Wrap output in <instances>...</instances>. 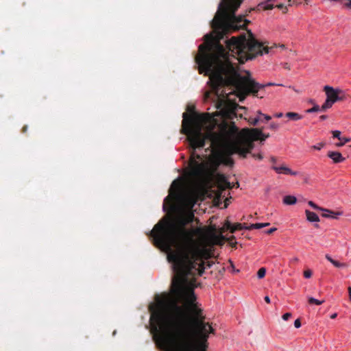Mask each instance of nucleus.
Here are the masks:
<instances>
[{
	"mask_svg": "<svg viewBox=\"0 0 351 351\" xmlns=\"http://www.w3.org/2000/svg\"><path fill=\"white\" fill-rule=\"evenodd\" d=\"M269 223H252L247 227H245V230H252V229H260L266 226H268Z\"/></svg>",
	"mask_w": 351,
	"mask_h": 351,
	"instance_id": "nucleus-21",
	"label": "nucleus"
},
{
	"mask_svg": "<svg viewBox=\"0 0 351 351\" xmlns=\"http://www.w3.org/2000/svg\"><path fill=\"white\" fill-rule=\"evenodd\" d=\"M264 300H265V301L267 303H268V304H269V303H270V298H269V296H267H267H265V297L264 298Z\"/></svg>",
	"mask_w": 351,
	"mask_h": 351,
	"instance_id": "nucleus-45",
	"label": "nucleus"
},
{
	"mask_svg": "<svg viewBox=\"0 0 351 351\" xmlns=\"http://www.w3.org/2000/svg\"><path fill=\"white\" fill-rule=\"evenodd\" d=\"M257 113L259 114V117H263V113L261 111H258Z\"/></svg>",
	"mask_w": 351,
	"mask_h": 351,
	"instance_id": "nucleus-54",
	"label": "nucleus"
},
{
	"mask_svg": "<svg viewBox=\"0 0 351 351\" xmlns=\"http://www.w3.org/2000/svg\"><path fill=\"white\" fill-rule=\"evenodd\" d=\"M226 47L228 49L227 51L228 58L230 59V52H231L232 56H237L241 63H244L245 61L252 60L263 53H267L269 49L267 46H264L263 43L258 41L251 32H250L249 39H247L245 35L239 38L232 37L227 40Z\"/></svg>",
	"mask_w": 351,
	"mask_h": 351,
	"instance_id": "nucleus-7",
	"label": "nucleus"
},
{
	"mask_svg": "<svg viewBox=\"0 0 351 351\" xmlns=\"http://www.w3.org/2000/svg\"><path fill=\"white\" fill-rule=\"evenodd\" d=\"M263 117L266 120V121H269L271 117L269 116V115H267V114H263Z\"/></svg>",
	"mask_w": 351,
	"mask_h": 351,
	"instance_id": "nucleus-41",
	"label": "nucleus"
},
{
	"mask_svg": "<svg viewBox=\"0 0 351 351\" xmlns=\"http://www.w3.org/2000/svg\"><path fill=\"white\" fill-rule=\"evenodd\" d=\"M349 4L351 5V1L349 3Z\"/></svg>",
	"mask_w": 351,
	"mask_h": 351,
	"instance_id": "nucleus-60",
	"label": "nucleus"
},
{
	"mask_svg": "<svg viewBox=\"0 0 351 351\" xmlns=\"http://www.w3.org/2000/svg\"><path fill=\"white\" fill-rule=\"evenodd\" d=\"M252 157H254L256 159L260 160L263 158L262 154H253Z\"/></svg>",
	"mask_w": 351,
	"mask_h": 351,
	"instance_id": "nucleus-37",
	"label": "nucleus"
},
{
	"mask_svg": "<svg viewBox=\"0 0 351 351\" xmlns=\"http://www.w3.org/2000/svg\"><path fill=\"white\" fill-rule=\"evenodd\" d=\"M348 294H349V299H350V301L351 302V287H349L348 288Z\"/></svg>",
	"mask_w": 351,
	"mask_h": 351,
	"instance_id": "nucleus-44",
	"label": "nucleus"
},
{
	"mask_svg": "<svg viewBox=\"0 0 351 351\" xmlns=\"http://www.w3.org/2000/svg\"><path fill=\"white\" fill-rule=\"evenodd\" d=\"M337 315V313H334V314H332V315L330 316V318H331V319H335V318H336Z\"/></svg>",
	"mask_w": 351,
	"mask_h": 351,
	"instance_id": "nucleus-53",
	"label": "nucleus"
},
{
	"mask_svg": "<svg viewBox=\"0 0 351 351\" xmlns=\"http://www.w3.org/2000/svg\"><path fill=\"white\" fill-rule=\"evenodd\" d=\"M181 202L187 210L186 211H192L191 210L197 202V197L194 194L188 193L181 197Z\"/></svg>",
	"mask_w": 351,
	"mask_h": 351,
	"instance_id": "nucleus-11",
	"label": "nucleus"
},
{
	"mask_svg": "<svg viewBox=\"0 0 351 351\" xmlns=\"http://www.w3.org/2000/svg\"><path fill=\"white\" fill-rule=\"evenodd\" d=\"M271 161L273 162V163H275L276 162V158L274 156L271 157Z\"/></svg>",
	"mask_w": 351,
	"mask_h": 351,
	"instance_id": "nucleus-50",
	"label": "nucleus"
},
{
	"mask_svg": "<svg viewBox=\"0 0 351 351\" xmlns=\"http://www.w3.org/2000/svg\"><path fill=\"white\" fill-rule=\"evenodd\" d=\"M298 259L297 258H294V261H298Z\"/></svg>",
	"mask_w": 351,
	"mask_h": 351,
	"instance_id": "nucleus-58",
	"label": "nucleus"
},
{
	"mask_svg": "<svg viewBox=\"0 0 351 351\" xmlns=\"http://www.w3.org/2000/svg\"><path fill=\"white\" fill-rule=\"evenodd\" d=\"M237 242H234V243H230V245L232 247H236V245H237Z\"/></svg>",
	"mask_w": 351,
	"mask_h": 351,
	"instance_id": "nucleus-51",
	"label": "nucleus"
},
{
	"mask_svg": "<svg viewBox=\"0 0 351 351\" xmlns=\"http://www.w3.org/2000/svg\"><path fill=\"white\" fill-rule=\"evenodd\" d=\"M258 7L263 9L264 10H269L274 8V5L266 4V3H261L258 5Z\"/></svg>",
	"mask_w": 351,
	"mask_h": 351,
	"instance_id": "nucleus-25",
	"label": "nucleus"
},
{
	"mask_svg": "<svg viewBox=\"0 0 351 351\" xmlns=\"http://www.w3.org/2000/svg\"><path fill=\"white\" fill-rule=\"evenodd\" d=\"M210 334L215 329L208 322L156 344L165 351H207Z\"/></svg>",
	"mask_w": 351,
	"mask_h": 351,
	"instance_id": "nucleus-5",
	"label": "nucleus"
},
{
	"mask_svg": "<svg viewBox=\"0 0 351 351\" xmlns=\"http://www.w3.org/2000/svg\"><path fill=\"white\" fill-rule=\"evenodd\" d=\"M258 132H260L258 140H260L261 142L265 141L266 138H269L270 136L269 134H263L262 132V130L261 129H258Z\"/></svg>",
	"mask_w": 351,
	"mask_h": 351,
	"instance_id": "nucleus-27",
	"label": "nucleus"
},
{
	"mask_svg": "<svg viewBox=\"0 0 351 351\" xmlns=\"http://www.w3.org/2000/svg\"><path fill=\"white\" fill-rule=\"evenodd\" d=\"M308 205L311 206L312 208H313L314 209H316V210H321V211H323V212H327L328 213H330V214H332V215H341V213H335L330 210H328V209H326V208H322V207H319L318 206L317 204H315L312 201H309L308 202Z\"/></svg>",
	"mask_w": 351,
	"mask_h": 351,
	"instance_id": "nucleus-17",
	"label": "nucleus"
},
{
	"mask_svg": "<svg viewBox=\"0 0 351 351\" xmlns=\"http://www.w3.org/2000/svg\"><path fill=\"white\" fill-rule=\"evenodd\" d=\"M234 239H235V237L234 236H232V237H230L229 238H226L225 241H227L231 242Z\"/></svg>",
	"mask_w": 351,
	"mask_h": 351,
	"instance_id": "nucleus-42",
	"label": "nucleus"
},
{
	"mask_svg": "<svg viewBox=\"0 0 351 351\" xmlns=\"http://www.w3.org/2000/svg\"><path fill=\"white\" fill-rule=\"evenodd\" d=\"M326 258L335 267L338 268H342L347 267L346 263H340L335 259H333L328 254H326L325 256Z\"/></svg>",
	"mask_w": 351,
	"mask_h": 351,
	"instance_id": "nucleus-19",
	"label": "nucleus"
},
{
	"mask_svg": "<svg viewBox=\"0 0 351 351\" xmlns=\"http://www.w3.org/2000/svg\"><path fill=\"white\" fill-rule=\"evenodd\" d=\"M193 219V213L185 211L175 219L160 221L149 234L154 245L167 253L174 272L173 291L182 303L167 305L160 301L149 307L156 343L208 323L193 290L195 276H202L205 269V250L194 239L195 230L186 228Z\"/></svg>",
	"mask_w": 351,
	"mask_h": 351,
	"instance_id": "nucleus-1",
	"label": "nucleus"
},
{
	"mask_svg": "<svg viewBox=\"0 0 351 351\" xmlns=\"http://www.w3.org/2000/svg\"><path fill=\"white\" fill-rule=\"evenodd\" d=\"M308 302L310 304L321 305L324 302V300H319L313 297H308Z\"/></svg>",
	"mask_w": 351,
	"mask_h": 351,
	"instance_id": "nucleus-23",
	"label": "nucleus"
},
{
	"mask_svg": "<svg viewBox=\"0 0 351 351\" xmlns=\"http://www.w3.org/2000/svg\"><path fill=\"white\" fill-rule=\"evenodd\" d=\"M254 8H251L250 10H249V12H251L252 10H254Z\"/></svg>",
	"mask_w": 351,
	"mask_h": 351,
	"instance_id": "nucleus-56",
	"label": "nucleus"
},
{
	"mask_svg": "<svg viewBox=\"0 0 351 351\" xmlns=\"http://www.w3.org/2000/svg\"><path fill=\"white\" fill-rule=\"evenodd\" d=\"M292 316L291 313H286L282 315V319L285 321L288 320Z\"/></svg>",
	"mask_w": 351,
	"mask_h": 351,
	"instance_id": "nucleus-35",
	"label": "nucleus"
},
{
	"mask_svg": "<svg viewBox=\"0 0 351 351\" xmlns=\"http://www.w3.org/2000/svg\"><path fill=\"white\" fill-rule=\"evenodd\" d=\"M288 1H289V2H291V0H288Z\"/></svg>",
	"mask_w": 351,
	"mask_h": 351,
	"instance_id": "nucleus-59",
	"label": "nucleus"
},
{
	"mask_svg": "<svg viewBox=\"0 0 351 351\" xmlns=\"http://www.w3.org/2000/svg\"><path fill=\"white\" fill-rule=\"evenodd\" d=\"M218 53L221 54V60H219L217 56H213L206 60L204 66L208 71L207 75L209 76V83L210 84L211 91L206 92L204 95V99H211L215 102L217 109H222L226 107L228 94L221 91V88L224 86H232L237 90L243 94H252L258 97V91L268 86H273L274 84L268 83L263 84L255 82L251 76L250 72H246V75L241 76L234 64L228 62L223 56V49L221 46L217 47Z\"/></svg>",
	"mask_w": 351,
	"mask_h": 351,
	"instance_id": "nucleus-2",
	"label": "nucleus"
},
{
	"mask_svg": "<svg viewBox=\"0 0 351 351\" xmlns=\"http://www.w3.org/2000/svg\"><path fill=\"white\" fill-rule=\"evenodd\" d=\"M349 141H350V138L342 137L341 141H340L339 143H337L336 146L341 147V146L344 145L346 143H348Z\"/></svg>",
	"mask_w": 351,
	"mask_h": 351,
	"instance_id": "nucleus-28",
	"label": "nucleus"
},
{
	"mask_svg": "<svg viewBox=\"0 0 351 351\" xmlns=\"http://www.w3.org/2000/svg\"><path fill=\"white\" fill-rule=\"evenodd\" d=\"M27 126L25 125L22 128V132L24 133V132H25L27 131Z\"/></svg>",
	"mask_w": 351,
	"mask_h": 351,
	"instance_id": "nucleus-49",
	"label": "nucleus"
},
{
	"mask_svg": "<svg viewBox=\"0 0 351 351\" xmlns=\"http://www.w3.org/2000/svg\"><path fill=\"white\" fill-rule=\"evenodd\" d=\"M319 110H321V108H319V106L318 105H315L313 108L308 109L306 110V112L311 113V112H317Z\"/></svg>",
	"mask_w": 351,
	"mask_h": 351,
	"instance_id": "nucleus-31",
	"label": "nucleus"
},
{
	"mask_svg": "<svg viewBox=\"0 0 351 351\" xmlns=\"http://www.w3.org/2000/svg\"><path fill=\"white\" fill-rule=\"evenodd\" d=\"M279 128V125L276 123H271L269 125V128L273 130H277Z\"/></svg>",
	"mask_w": 351,
	"mask_h": 351,
	"instance_id": "nucleus-33",
	"label": "nucleus"
},
{
	"mask_svg": "<svg viewBox=\"0 0 351 351\" xmlns=\"http://www.w3.org/2000/svg\"><path fill=\"white\" fill-rule=\"evenodd\" d=\"M277 230V228H271L265 231V232L267 234H272L273 232H274L276 230Z\"/></svg>",
	"mask_w": 351,
	"mask_h": 351,
	"instance_id": "nucleus-39",
	"label": "nucleus"
},
{
	"mask_svg": "<svg viewBox=\"0 0 351 351\" xmlns=\"http://www.w3.org/2000/svg\"><path fill=\"white\" fill-rule=\"evenodd\" d=\"M283 116V114L282 112H279L275 114V117L277 118H280Z\"/></svg>",
	"mask_w": 351,
	"mask_h": 351,
	"instance_id": "nucleus-46",
	"label": "nucleus"
},
{
	"mask_svg": "<svg viewBox=\"0 0 351 351\" xmlns=\"http://www.w3.org/2000/svg\"><path fill=\"white\" fill-rule=\"evenodd\" d=\"M228 138V152L229 154H238L245 158L254 147V142L259 138L258 128H243L239 132L234 122L223 121L218 124Z\"/></svg>",
	"mask_w": 351,
	"mask_h": 351,
	"instance_id": "nucleus-6",
	"label": "nucleus"
},
{
	"mask_svg": "<svg viewBox=\"0 0 351 351\" xmlns=\"http://www.w3.org/2000/svg\"><path fill=\"white\" fill-rule=\"evenodd\" d=\"M215 181L217 187V189L215 193V200L219 202L223 197V193L226 189H231L234 187L238 188L239 186V182L236 184H232L228 181L226 176L221 173H217L215 176Z\"/></svg>",
	"mask_w": 351,
	"mask_h": 351,
	"instance_id": "nucleus-9",
	"label": "nucleus"
},
{
	"mask_svg": "<svg viewBox=\"0 0 351 351\" xmlns=\"http://www.w3.org/2000/svg\"><path fill=\"white\" fill-rule=\"evenodd\" d=\"M168 199H169V196L166 197L165 200H164V207L165 206V204H166V202H167Z\"/></svg>",
	"mask_w": 351,
	"mask_h": 351,
	"instance_id": "nucleus-52",
	"label": "nucleus"
},
{
	"mask_svg": "<svg viewBox=\"0 0 351 351\" xmlns=\"http://www.w3.org/2000/svg\"><path fill=\"white\" fill-rule=\"evenodd\" d=\"M266 274V269L264 267H261L258 269L257 272V276L258 278H263Z\"/></svg>",
	"mask_w": 351,
	"mask_h": 351,
	"instance_id": "nucleus-29",
	"label": "nucleus"
},
{
	"mask_svg": "<svg viewBox=\"0 0 351 351\" xmlns=\"http://www.w3.org/2000/svg\"><path fill=\"white\" fill-rule=\"evenodd\" d=\"M333 104L334 103L332 101L326 98V101L321 107V110L325 111L326 109L331 108Z\"/></svg>",
	"mask_w": 351,
	"mask_h": 351,
	"instance_id": "nucleus-24",
	"label": "nucleus"
},
{
	"mask_svg": "<svg viewBox=\"0 0 351 351\" xmlns=\"http://www.w3.org/2000/svg\"><path fill=\"white\" fill-rule=\"evenodd\" d=\"M261 121H262V119L259 117H254V118H250L248 120L250 124L252 125H256L257 123Z\"/></svg>",
	"mask_w": 351,
	"mask_h": 351,
	"instance_id": "nucleus-26",
	"label": "nucleus"
},
{
	"mask_svg": "<svg viewBox=\"0 0 351 351\" xmlns=\"http://www.w3.org/2000/svg\"><path fill=\"white\" fill-rule=\"evenodd\" d=\"M215 226H211L210 227V230L206 234L207 241L211 245H222L226 239V237L223 235V233L228 230L226 228V221L223 226L220 228L219 234H217Z\"/></svg>",
	"mask_w": 351,
	"mask_h": 351,
	"instance_id": "nucleus-10",
	"label": "nucleus"
},
{
	"mask_svg": "<svg viewBox=\"0 0 351 351\" xmlns=\"http://www.w3.org/2000/svg\"><path fill=\"white\" fill-rule=\"evenodd\" d=\"M311 276H312V271L310 269H307L304 271V276L306 278H309L311 277Z\"/></svg>",
	"mask_w": 351,
	"mask_h": 351,
	"instance_id": "nucleus-34",
	"label": "nucleus"
},
{
	"mask_svg": "<svg viewBox=\"0 0 351 351\" xmlns=\"http://www.w3.org/2000/svg\"><path fill=\"white\" fill-rule=\"evenodd\" d=\"M182 117L181 132L186 135L193 149L189 160L191 174L194 177H202L207 172L208 164L201 155L195 153V149L205 146V141L208 139L207 130L214 117L208 113L196 112L191 115L184 112Z\"/></svg>",
	"mask_w": 351,
	"mask_h": 351,
	"instance_id": "nucleus-4",
	"label": "nucleus"
},
{
	"mask_svg": "<svg viewBox=\"0 0 351 351\" xmlns=\"http://www.w3.org/2000/svg\"><path fill=\"white\" fill-rule=\"evenodd\" d=\"M327 115H322L319 117L320 120H325L327 119Z\"/></svg>",
	"mask_w": 351,
	"mask_h": 351,
	"instance_id": "nucleus-48",
	"label": "nucleus"
},
{
	"mask_svg": "<svg viewBox=\"0 0 351 351\" xmlns=\"http://www.w3.org/2000/svg\"><path fill=\"white\" fill-rule=\"evenodd\" d=\"M230 202V199L226 198L224 201V208H227Z\"/></svg>",
	"mask_w": 351,
	"mask_h": 351,
	"instance_id": "nucleus-40",
	"label": "nucleus"
},
{
	"mask_svg": "<svg viewBox=\"0 0 351 351\" xmlns=\"http://www.w3.org/2000/svg\"><path fill=\"white\" fill-rule=\"evenodd\" d=\"M284 68L286 69H290V66L288 63H285L284 64Z\"/></svg>",
	"mask_w": 351,
	"mask_h": 351,
	"instance_id": "nucleus-47",
	"label": "nucleus"
},
{
	"mask_svg": "<svg viewBox=\"0 0 351 351\" xmlns=\"http://www.w3.org/2000/svg\"><path fill=\"white\" fill-rule=\"evenodd\" d=\"M272 169L277 173H283L285 175H291V176H296L298 175V172L293 171L291 169L286 166H272Z\"/></svg>",
	"mask_w": 351,
	"mask_h": 351,
	"instance_id": "nucleus-13",
	"label": "nucleus"
},
{
	"mask_svg": "<svg viewBox=\"0 0 351 351\" xmlns=\"http://www.w3.org/2000/svg\"><path fill=\"white\" fill-rule=\"evenodd\" d=\"M325 145V143H320L317 145H313L311 147L312 149H317V150H320L322 147H324Z\"/></svg>",
	"mask_w": 351,
	"mask_h": 351,
	"instance_id": "nucleus-32",
	"label": "nucleus"
},
{
	"mask_svg": "<svg viewBox=\"0 0 351 351\" xmlns=\"http://www.w3.org/2000/svg\"><path fill=\"white\" fill-rule=\"evenodd\" d=\"M327 156L332 160L335 163L342 162L345 160L341 154L339 152H328Z\"/></svg>",
	"mask_w": 351,
	"mask_h": 351,
	"instance_id": "nucleus-14",
	"label": "nucleus"
},
{
	"mask_svg": "<svg viewBox=\"0 0 351 351\" xmlns=\"http://www.w3.org/2000/svg\"><path fill=\"white\" fill-rule=\"evenodd\" d=\"M285 116L291 120L298 121L302 118V116L300 114L294 112H289L286 113Z\"/></svg>",
	"mask_w": 351,
	"mask_h": 351,
	"instance_id": "nucleus-22",
	"label": "nucleus"
},
{
	"mask_svg": "<svg viewBox=\"0 0 351 351\" xmlns=\"http://www.w3.org/2000/svg\"><path fill=\"white\" fill-rule=\"evenodd\" d=\"M294 326L296 328H299L301 326V322H300V319H297L295 320V322H294Z\"/></svg>",
	"mask_w": 351,
	"mask_h": 351,
	"instance_id": "nucleus-36",
	"label": "nucleus"
},
{
	"mask_svg": "<svg viewBox=\"0 0 351 351\" xmlns=\"http://www.w3.org/2000/svg\"><path fill=\"white\" fill-rule=\"evenodd\" d=\"M316 228H318L319 227V225L318 224H315V226Z\"/></svg>",
	"mask_w": 351,
	"mask_h": 351,
	"instance_id": "nucleus-57",
	"label": "nucleus"
},
{
	"mask_svg": "<svg viewBox=\"0 0 351 351\" xmlns=\"http://www.w3.org/2000/svg\"><path fill=\"white\" fill-rule=\"evenodd\" d=\"M277 8H279V9H282V8H285L287 9V8L284 5V4L282 3H280L278 5H277Z\"/></svg>",
	"mask_w": 351,
	"mask_h": 351,
	"instance_id": "nucleus-43",
	"label": "nucleus"
},
{
	"mask_svg": "<svg viewBox=\"0 0 351 351\" xmlns=\"http://www.w3.org/2000/svg\"><path fill=\"white\" fill-rule=\"evenodd\" d=\"M243 1V0H221L219 4L220 7H222L224 5H232L234 6V10H238Z\"/></svg>",
	"mask_w": 351,
	"mask_h": 351,
	"instance_id": "nucleus-16",
	"label": "nucleus"
},
{
	"mask_svg": "<svg viewBox=\"0 0 351 351\" xmlns=\"http://www.w3.org/2000/svg\"><path fill=\"white\" fill-rule=\"evenodd\" d=\"M332 136L334 138H338L339 141H341L342 137L341 136V132L339 130L332 131Z\"/></svg>",
	"mask_w": 351,
	"mask_h": 351,
	"instance_id": "nucleus-30",
	"label": "nucleus"
},
{
	"mask_svg": "<svg viewBox=\"0 0 351 351\" xmlns=\"http://www.w3.org/2000/svg\"><path fill=\"white\" fill-rule=\"evenodd\" d=\"M305 213L308 221L311 222H317L319 221V218L316 213L308 210H306Z\"/></svg>",
	"mask_w": 351,
	"mask_h": 351,
	"instance_id": "nucleus-18",
	"label": "nucleus"
},
{
	"mask_svg": "<svg viewBox=\"0 0 351 351\" xmlns=\"http://www.w3.org/2000/svg\"><path fill=\"white\" fill-rule=\"evenodd\" d=\"M324 90L327 96V99L332 101L333 103L342 100V98L339 97V94L342 93L340 89H334L332 87L329 86H325Z\"/></svg>",
	"mask_w": 351,
	"mask_h": 351,
	"instance_id": "nucleus-12",
	"label": "nucleus"
},
{
	"mask_svg": "<svg viewBox=\"0 0 351 351\" xmlns=\"http://www.w3.org/2000/svg\"><path fill=\"white\" fill-rule=\"evenodd\" d=\"M297 202V198L293 195H286L283 198V203L287 205H293Z\"/></svg>",
	"mask_w": 351,
	"mask_h": 351,
	"instance_id": "nucleus-20",
	"label": "nucleus"
},
{
	"mask_svg": "<svg viewBox=\"0 0 351 351\" xmlns=\"http://www.w3.org/2000/svg\"><path fill=\"white\" fill-rule=\"evenodd\" d=\"M193 110V107H192L191 109L188 108V110H191L192 111Z\"/></svg>",
	"mask_w": 351,
	"mask_h": 351,
	"instance_id": "nucleus-55",
	"label": "nucleus"
},
{
	"mask_svg": "<svg viewBox=\"0 0 351 351\" xmlns=\"http://www.w3.org/2000/svg\"><path fill=\"white\" fill-rule=\"evenodd\" d=\"M237 11V10H234L232 5H224L220 7V4H219L217 12L210 23L215 36L213 34H209L204 36L205 43L199 46V53L195 58L198 64L199 73H204L205 75L209 73L204 66L206 60L209 58L217 56L221 60V56H219L217 49L219 45L223 49V56L226 60L231 62L228 58V52L220 43V40L230 32L245 29L247 24L250 23V21L243 19V15L236 16Z\"/></svg>",
	"mask_w": 351,
	"mask_h": 351,
	"instance_id": "nucleus-3",
	"label": "nucleus"
},
{
	"mask_svg": "<svg viewBox=\"0 0 351 351\" xmlns=\"http://www.w3.org/2000/svg\"><path fill=\"white\" fill-rule=\"evenodd\" d=\"M207 138L211 143L210 147L213 151H222L223 152V162L226 165L232 166L234 164V160L231 156L233 154H229L228 152V142L226 141H228V138L215 119L212 123L209 125L207 130Z\"/></svg>",
	"mask_w": 351,
	"mask_h": 351,
	"instance_id": "nucleus-8",
	"label": "nucleus"
},
{
	"mask_svg": "<svg viewBox=\"0 0 351 351\" xmlns=\"http://www.w3.org/2000/svg\"><path fill=\"white\" fill-rule=\"evenodd\" d=\"M326 212L322 214V217H326V218H329V217H331V218H334V219H337V217L336 216H333V215H330L328 213H326Z\"/></svg>",
	"mask_w": 351,
	"mask_h": 351,
	"instance_id": "nucleus-38",
	"label": "nucleus"
},
{
	"mask_svg": "<svg viewBox=\"0 0 351 351\" xmlns=\"http://www.w3.org/2000/svg\"><path fill=\"white\" fill-rule=\"evenodd\" d=\"M245 227H247L245 226V223H237L232 225L229 221H226V228L229 229L230 232L234 233L237 230H241L245 229Z\"/></svg>",
	"mask_w": 351,
	"mask_h": 351,
	"instance_id": "nucleus-15",
	"label": "nucleus"
}]
</instances>
